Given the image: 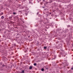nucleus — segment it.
<instances>
[{
	"label": "nucleus",
	"mask_w": 73,
	"mask_h": 73,
	"mask_svg": "<svg viewBox=\"0 0 73 73\" xmlns=\"http://www.w3.org/2000/svg\"><path fill=\"white\" fill-rule=\"evenodd\" d=\"M29 3L31 5H32L33 4V3L32 1V0H29Z\"/></svg>",
	"instance_id": "1"
},
{
	"label": "nucleus",
	"mask_w": 73,
	"mask_h": 73,
	"mask_svg": "<svg viewBox=\"0 0 73 73\" xmlns=\"http://www.w3.org/2000/svg\"><path fill=\"white\" fill-rule=\"evenodd\" d=\"M32 68H33V67L32 66H30L29 67V69H32Z\"/></svg>",
	"instance_id": "2"
},
{
	"label": "nucleus",
	"mask_w": 73,
	"mask_h": 73,
	"mask_svg": "<svg viewBox=\"0 0 73 73\" xmlns=\"http://www.w3.org/2000/svg\"><path fill=\"white\" fill-rule=\"evenodd\" d=\"M37 45H41V44H40V42H37L36 43Z\"/></svg>",
	"instance_id": "3"
},
{
	"label": "nucleus",
	"mask_w": 73,
	"mask_h": 73,
	"mask_svg": "<svg viewBox=\"0 0 73 73\" xmlns=\"http://www.w3.org/2000/svg\"><path fill=\"white\" fill-rule=\"evenodd\" d=\"M52 1H52V0H50L48 2V3H52Z\"/></svg>",
	"instance_id": "4"
},
{
	"label": "nucleus",
	"mask_w": 73,
	"mask_h": 73,
	"mask_svg": "<svg viewBox=\"0 0 73 73\" xmlns=\"http://www.w3.org/2000/svg\"><path fill=\"white\" fill-rule=\"evenodd\" d=\"M1 19H4V16H2L1 17Z\"/></svg>",
	"instance_id": "5"
},
{
	"label": "nucleus",
	"mask_w": 73,
	"mask_h": 73,
	"mask_svg": "<svg viewBox=\"0 0 73 73\" xmlns=\"http://www.w3.org/2000/svg\"><path fill=\"white\" fill-rule=\"evenodd\" d=\"M3 12H1V13H0V16H1V15H3Z\"/></svg>",
	"instance_id": "6"
},
{
	"label": "nucleus",
	"mask_w": 73,
	"mask_h": 73,
	"mask_svg": "<svg viewBox=\"0 0 73 73\" xmlns=\"http://www.w3.org/2000/svg\"><path fill=\"white\" fill-rule=\"evenodd\" d=\"M24 70H22V72H21V73H24Z\"/></svg>",
	"instance_id": "7"
},
{
	"label": "nucleus",
	"mask_w": 73,
	"mask_h": 73,
	"mask_svg": "<svg viewBox=\"0 0 73 73\" xmlns=\"http://www.w3.org/2000/svg\"><path fill=\"white\" fill-rule=\"evenodd\" d=\"M41 70H42V72H43V71L44 70V68H42L41 69Z\"/></svg>",
	"instance_id": "8"
},
{
	"label": "nucleus",
	"mask_w": 73,
	"mask_h": 73,
	"mask_svg": "<svg viewBox=\"0 0 73 73\" xmlns=\"http://www.w3.org/2000/svg\"><path fill=\"white\" fill-rule=\"evenodd\" d=\"M47 47L45 46L44 47V49H45Z\"/></svg>",
	"instance_id": "9"
},
{
	"label": "nucleus",
	"mask_w": 73,
	"mask_h": 73,
	"mask_svg": "<svg viewBox=\"0 0 73 73\" xmlns=\"http://www.w3.org/2000/svg\"><path fill=\"white\" fill-rule=\"evenodd\" d=\"M36 65H37V64L36 63L34 64V66H36Z\"/></svg>",
	"instance_id": "10"
},
{
	"label": "nucleus",
	"mask_w": 73,
	"mask_h": 73,
	"mask_svg": "<svg viewBox=\"0 0 73 73\" xmlns=\"http://www.w3.org/2000/svg\"><path fill=\"white\" fill-rule=\"evenodd\" d=\"M25 14L26 15V16H27V15H28V13H25Z\"/></svg>",
	"instance_id": "11"
},
{
	"label": "nucleus",
	"mask_w": 73,
	"mask_h": 73,
	"mask_svg": "<svg viewBox=\"0 0 73 73\" xmlns=\"http://www.w3.org/2000/svg\"><path fill=\"white\" fill-rule=\"evenodd\" d=\"M14 46H16V44H14Z\"/></svg>",
	"instance_id": "12"
},
{
	"label": "nucleus",
	"mask_w": 73,
	"mask_h": 73,
	"mask_svg": "<svg viewBox=\"0 0 73 73\" xmlns=\"http://www.w3.org/2000/svg\"><path fill=\"white\" fill-rule=\"evenodd\" d=\"M2 66H3V67H4V66H5V65H4V64H2Z\"/></svg>",
	"instance_id": "13"
},
{
	"label": "nucleus",
	"mask_w": 73,
	"mask_h": 73,
	"mask_svg": "<svg viewBox=\"0 0 73 73\" xmlns=\"http://www.w3.org/2000/svg\"><path fill=\"white\" fill-rule=\"evenodd\" d=\"M13 15H16V13L15 12H14L13 13Z\"/></svg>",
	"instance_id": "14"
},
{
	"label": "nucleus",
	"mask_w": 73,
	"mask_h": 73,
	"mask_svg": "<svg viewBox=\"0 0 73 73\" xmlns=\"http://www.w3.org/2000/svg\"><path fill=\"white\" fill-rule=\"evenodd\" d=\"M71 70H73V66L72 67V68H71Z\"/></svg>",
	"instance_id": "15"
},
{
	"label": "nucleus",
	"mask_w": 73,
	"mask_h": 73,
	"mask_svg": "<svg viewBox=\"0 0 73 73\" xmlns=\"http://www.w3.org/2000/svg\"><path fill=\"white\" fill-rule=\"evenodd\" d=\"M44 11H47V10H48V9H44Z\"/></svg>",
	"instance_id": "16"
},
{
	"label": "nucleus",
	"mask_w": 73,
	"mask_h": 73,
	"mask_svg": "<svg viewBox=\"0 0 73 73\" xmlns=\"http://www.w3.org/2000/svg\"><path fill=\"white\" fill-rule=\"evenodd\" d=\"M48 3H49V2H46V3H45L46 4H48Z\"/></svg>",
	"instance_id": "17"
},
{
	"label": "nucleus",
	"mask_w": 73,
	"mask_h": 73,
	"mask_svg": "<svg viewBox=\"0 0 73 73\" xmlns=\"http://www.w3.org/2000/svg\"><path fill=\"white\" fill-rule=\"evenodd\" d=\"M18 12H21V11H18Z\"/></svg>",
	"instance_id": "18"
},
{
	"label": "nucleus",
	"mask_w": 73,
	"mask_h": 73,
	"mask_svg": "<svg viewBox=\"0 0 73 73\" xmlns=\"http://www.w3.org/2000/svg\"><path fill=\"white\" fill-rule=\"evenodd\" d=\"M43 1H44V2H45V0H43Z\"/></svg>",
	"instance_id": "19"
},
{
	"label": "nucleus",
	"mask_w": 73,
	"mask_h": 73,
	"mask_svg": "<svg viewBox=\"0 0 73 73\" xmlns=\"http://www.w3.org/2000/svg\"><path fill=\"white\" fill-rule=\"evenodd\" d=\"M65 66H68V64H66Z\"/></svg>",
	"instance_id": "20"
},
{
	"label": "nucleus",
	"mask_w": 73,
	"mask_h": 73,
	"mask_svg": "<svg viewBox=\"0 0 73 73\" xmlns=\"http://www.w3.org/2000/svg\"><path fill=\"white\" fill-rule=\"evenodd\" d=\"M49 14H50V15H51V14H52V13H50Z\"/></svg>",
	"instance_id": "21"
},
{
	"label": "nucleus",
	"mask_w": 73,
	"mask_h": 73,
	"mask_svg": "<svg viewBox=\"0 0 73 73\" xmlns=\"http://www.w3.org/2000/svg\"><path fill=\"white\" fill-rule=\"evenodd\" d=\"M64 62H67V60H65Z\"/></svg>",
	"instance_id": "22"
},
{
	"label": "nucleus",
	"mask_w": 73,
	"mask_h": 73,
	"mask_svg": "<svg viewBox=\"0 0 73 73\" xmlns=\"http://www.w3.org/2000/svg\"><path fill=\"white\" fill-rule=\"evenodd\" d=\"M37 50H38V51H39V50H40V49H38Z\"/></svg>",
	"instance_id": "23"
},
{
	"label": "nucleus",
	"mask_w": 73,
	"mask_h": 73,
	"mask_svg": "<svg viewBox=\"0 0 73 73\" xmlns=\"http://www.w3.org/2000/svg\"><path fill=\"white\" fill-rule=\"evenodd\" d=\"M43 8H45V7H42Z\"/></svg>",
	"instance_id": "24"
},
{
	"label": "nucleus",
	"mask_w": 73,
	"mask_h": 73,
	"mask_svg": "<svg viewBox=\"0 0 73 73\" xmlns=\"http://www.w3.org/2000/svg\"><path fill=\"white\" fill-rule=\"evenodd\" d=\"M23 23H24V21H23Z\"/></svg>",
	"instance_id": "25"
},
{
	"label": "nucleus",
	"mask_w": 73,
	"mask_h": 73,
	"mask_svg": "<svg viewBox=\"0 0 73 73\" xmlns=\"http://www.w3.org/2000/svg\"><path fill=\"white\" fill-rule=\"evenodd\" d=\"M46 69H48V68H46Z\"/></svg>",
	"instance_id": "26"
},
{
	"label": "nucleus",
	"mask_w": 73,
	"mask_h": 73,
	"mask_svg": "<svg viewBox=\"0 0 73 73\" xmlns=\"http://www.w3.org/2000/svg\"><path fill=\"white\" fill-rule=\"evenodd\" d=\"M0 31H1V29H0Z\"/></svg>",
	"instance_id": "27"
},
{
	"label": "nucleus",
	"mask_w": 73,
	"mask_h": 73,
	"mask_svg": "<svg viewBox=\"0 0 73 73\" xmlns=\"http://www.w3.org/2000/svg\"><path fill=\"white\" fill-rule=\"evenodd\" d=\"M61 50L62 51V50Z\"/></svg>",
	"instance_id": "28"
}]
</instances>
